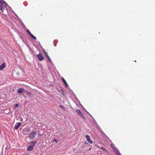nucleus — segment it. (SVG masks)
<instances>
[{
    "instance_id": "nucleus-16",
    "label": "nucleus",
    "mask_w": 155,
    "mask_h": 155,
    "mask_svg": "<svg viewBox=\"0 0 155 155\" xmlns=\"http://www.w3.org/2000/svg\"><path fill=\"white\" fill-rule=\"evenodd\" d=\"M59 106L60 108H61L63 110H65V107L62 106V105H60Z\"/></svg>"
},
{
    "instance_id": "nucleus-6",
    "label": "nucleus",
    "mask_w": 155,
    "mask_h": 155,
    "mask_svg": "<svg viewBox=\"0 0 155 155\" xmlns=\"http://www.w3.org/2000/svg\"><path fill=\"white\" fill-rule=\"evenodd\" d=\"M30 130L29 128H25L23 130L22 133L24 134H27L28 133Z\"/></svg>"
},
{
    "instance_id": "nucleus-15",
    "label": "nucleus",
    "mask_w": 155,
    "mask_h": 155,
    "mask_svg": "<svg viewBox=\"0 0 155 155\" xmlns=\"http://www.w3.org/2000/svg\"><path fill=\"white\" fill-rule=\"evenodd\" d=\"M101 149L104 151V152H107V150L105 149L104 147H102L101 148Z\"/></svg>"
},
{
    "instance_id": "nucleus-11",
    "label": "nucleus",
    "mask_w": 155,
    "mask_h": 155,
    "mask_svg": "<svg viewBox=\"0 0 155 155\" xmlns=\"http://www.w3.org/2000/svg\"><path fill=\"white\" fill-rule=\"evenodd\" d=\"M61 80H62V81H63V82L64 84L67 87H68V84H67L66 81L64 79V78L62 77L61 78Z\"/></svg>"
},
{
    "instance_id": "nucleus-9",
    "label": "nucleus",
    "mask_w": 155,
    "mask_h": 155,
    "mask_svg": "<svg viewBox=\"0 0 155 155\" xmlns=\"http://www.w3.org/2000/svg\"><path fill=\"white\" fill-rule=\"evenodd\" d=\"M21 124L20 123L17 122L15 124V126L14 129L17 130L21 125Z\"/></svg>"
},
{
    "instance_id": "nucleus-13",
    "label": "nucleus",
    "mask_w": 155,
    "mask_h": 155,
    "mask_svg": "<svg viewBox=\"0 0 155 155\" xmlns=\"http://www.w3.org/2000/svg\"><path fill=\"white\" fill-rule=\"evenodd\" d=\"M25 94L29 97H31L32 96V94L31 93H30L28 91H26L25 92Z\"/></svg>"
},
{
    "instance_id": "nucleus-3",
    "label": "nucleus",
    "mask_w": 155,
    "mask_h": 155,
    "mask_svg": "<svg viewBox=\"0 0 155 155\" xmlns=\"http://www.w3.org/2000/svg\"><path fill=\"white\" fill-rule=\"evenodd\" d=\"M110 146L115 152L117 155H121L117 149L115 147V145L114 144H111Z\"/></svg>"
},
{
    "instance_id": "nucleus-14",
    "label": "nucleus",
    "mask_w": 155,
    "mask_h": 155,
    "mask_svg": "<svg viewBox=\"0 0 155 155\" xmlns=\"http://www.w3.org/2000/svg\"><path fill=\"white\" fill-rule=\"evenodd\" d=\"M76 111L79 115L82 113L81 110L78 109H77Z\"/></svg>"
},
{
    "instance_id": "nucleus-1",
    "label": "nucleus",
    "mask_w": 155,
    "mask_h": 155,
    "mask_svg": "<svg viewBox=\"0 0 155 155\" xmlns=\"http://www.w3.org/2000/svg\"><path fill=\"white\" fill-rule=\"evenodd\" d=\"M7 5V4L3 0L0 1V9L2 12H3L5 8Z\"/></svg>"
},
{
    "instance_id": "nucleus-4",
    "label": "nucleus",
    "mask_w": 155,
    "mask_h": 155,
    "mask_svg": "<svg viewBox=\"0 0 155 155\" xmlns=\"http://www.w3.org/2000/svg\"><path fill=\"white\" fill-rule=\"evenodd\" d=\"M37 133L36 131H34L32 132H31L29 135V137L30 138L33 139H34L36 135L37 134Z\"/></svg>"
},
{
    "instance_id": "nucleus-19",
    "label": "nucleus",
    "mask_w": 155,
    "mask_h": 155,
    "mask_svg": "<svg viewBox=\"0 0 155 155\" xmlns=\"http://www.w3.org/2000/svg\"><path fill=\"white\" fill-rule=\"evenodd\" d=\"M19 105L18 104H17L15 105V108H18V107Z\"/></svg>"
},
{
    "instance_id": "nucleus-2",
    "label": "nucleus",
    "mask_w": 155,
    "mask_h": 155,
    "mask_svg": "<svg viewBox=\"0 0 155 155\" xmlns=\"http://www.w3.org/2000/svg\"><path fill=\"white\" fill-rule=\"evenodd\" d=\"M37 141H35L34 142H31L30 143L31 144V145H29L28 146L27 150L28 151H31L33 150L34 147L35 145L37 143Z\"/></svg>"
},
{
    "instance_id": "nucleus-12",
    "label": "nucleus",
    "mask_w": 155,
    "mask_h": 155,
    "mask_svg": "<svg viewBox=\"0 0 155 155\" xmlns=\"http://www.w3.org/2000/svg\"><path fill=\"white\" fill-rule=\"evenodd\" d=\"M5 63H3L0 66V70H2L5 67Z\"/></svg>"
},
{
    "instance_id": "nucleus-20",
    "label": "nucleus",
    "mask_w": 155,
    "mask_h": 155,
    "mask_svg": "<svg viewBox=\"0 0 155 155\" xmlns=\"http://www.w3.org/2000/svg\"><path fill=\"white\" fill-rule=\"evenodd\" d=\"M48 58V61H49L50 62H52L51 59L50 58V57H49V56L47 58Z\"/></svg>"
},
{
    "instance_id": "nucleus-7",
    "label": "nucleus",
    "mask_w": 155,
    "mask_h": 155,
    "mask_svg": "<svg viewBox=\"0 0 155 155\" xmlns=\"http://www.w3.org/2000/svg\"><path fill=\"white\" fill-rule=\"evenodd\" d=\"M27 32L31 36V38L33 39H34V40H36V38L27 29Z\"/></svg>"
},
{
    "instance_id": "nucleus-21",
    "label": "nucleus",
    "mask_w": 155,
    "mask_h": 155,
    "mask_svg": "<svg viewBox=\"0 0 155 155\" xmlns=\"http://www.w3.org/2000/svg\"><path fill=\"white\" fill-rule=\"evenodd\" d=\"M58 140L56 139H55L53 140V141L54 142H58Z\"/></svg>"
},
{
    "instance_id": "nucleus-17",
    "label": "nucleus",
    "mask_w": 155,
    "mask_h": 155,
    "mask_svg": "<svg viewBox=\"0 0 155 155\" xmlns=\"http://www.w3.org/2000/svg\"><path fill=\"white\" fill-rule=\"evenodd\" d=\"M44 51V53L45 54V55L46 57L47 58L49 56H48V54L46 52L45 50Z\"/></svg>"
},
{
    "instance_id": "nucleus-8",
    "label": "nucleus",
    "mask_w": 155,
    "mask_h": 155,
    "mask_svg": "<svg viewBox=\"0 0 155 155\" xmlns=\"http://www.w3.org/2000/svg\"><path fill=\"white\" fill-rule=\"evenodd\" d=\"M85 137L87 141L90 143H92V141L91 140L90 136L87 135H85Z\"/></svg>"
},
{
    "instance_id": "nucleus-22",
    "label": "nucleus",
    "mask_w": 155,
    "mask_h": 155,
    "mask_svg": "<svg viewBox=\"0 0 155 155\" xmlns=\"http://www.w3.org/2000/svg\"><path fill=\"white\" fill-rule=\"evenodd\" d=\"M91 150V149H89V150Z\"/></svg>"
},
{
    "instance_id": "nucleus-5",
    "label": "nucleus",
    "mask_w": 155,
    "mask_h": 155,
    "mask_svg": "<svg viewBox=\"0 0 155 155\" xmlns=\"http://www.w3.org/2000/svg\"><path fill=\"white\" fill-rule=\"evenodd\" d=\"M37 57L38 59L40 61H42L44 59L42 54L40 53L37 55Z\"/></svg>"
},
{
    "instance_id": "nucleus-10",
    "label": "nucleus",
    "mask_w": 155,
    "mask_h": 155,
    "mask_svg": "<svg viewBox=\"0 0 155 155\" xmlns=\"http://www.w3.org/2000/svg\"><path fill=\"white\" fill-rule=\"evenodd\" d=\"M24 91V89L23 88H20L18 90L17 92L18 94H21Z\"/></svg>"
},
{
    "instance_id": "nucleus-18",
    "label": "nucleus",
    "mask_w": 155,
    "mask_h": 155,
    "mask_svg": "<svg viewBox=\"0 0 155 155\" xmlns=\"http://www.w3.org/2000/svg\"><path fill=\"white\" fill-rule=\"evenodd\" d=\"M80 115L83 119H84L85 117L84 116L82 113H81Z\"/></svg>"
}]
</instances>
